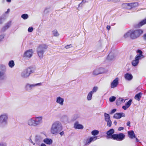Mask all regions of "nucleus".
I'll return each mask as SVG.
<instances>
[{
    "instance_id": "24",
    "label": "nucleus",
    "mask_w": 146,
    "mask_h": 146,
    "mask_svg": "<svg viewBox=\"0 0 146 146\" xmlns=\"http://www.w3.org/2000/svg\"><path fill=\"white\" fill-rule=\"evenodd\" d=\"M127 133L130 139H132L135 137V135L133 131H128Z\"/></svg>"
},
{
    "instance_id": "28",
    "label": "nucleus",
    "mask_w": 146,
    "mask_h": 146,
    "mask_svg": "<svg viewBox=\"0 0 146 146\" xmlns=\"http://www.w3.org/2000/svg\"><path fill=\"white\" fill-rule=\"evenodd\" d=\"M124 99L122 98H119L116 101V104L117 105H119L122 103L124 102Z\"/></svg>"
},
{
    "instance_id": "30",
    "label": "nucleus",
    "mask_w": 146,
    "mask_h": 146,
    "mask_svg": "<svg viewBox=\"0 0 146 146\" xmlns=\"http://www.w3.org/2000/svg\"><path fill=\"white\" fill-rule=\"evenodd\" d=\"M93 94L90 92L88 93L87 97V99L88 100L90 101L92 100Z\"/></svg>"
},
{
    "instance_id": "31",
    "label": "nucleus",
    "mask_w": 146,
    "mask_h": 146,
    "mask_svg": "<svg viewBox=\"0 0 146 146\" xmlns=\"http://www.w3.org/2000/svg\"><path fill=\"white\" fill-rule=\"evenodd\" d=\"M99 132V131L98 130H95L92 131L91 133L92 135L95 136L98 134Z\"/></svg>"
},
{
    "instance_id": "22",
    "label": "nucleus",
    "mask_w": 146,
    "mask_h": 146,
    "mask_svg": "<svg viewBox=\"0 0 146 146\" xmlns=\"http://www.w3.org/2000/svg\"><path fill=\"white\" fill-rule=\"evenodd\" d=\"M43 142L45 144L48 145H51L52 144L53 140L49 138H46L43 140Z\"/></svg>"
},
{
    "instance_id": "49",
    "label": "nucleus",
    "mask_w": 146,
    "mask_h": 146,
    "mask_svg": "<svg viewBox=\"0 0 146 146\" xmlns=\"http://www.w3.org/2000/svg\"><path fill=\"white\" fill-rule=\"evenodd\" d=\"M86 0H82V2L80 3V4H82V3H86Z\"/></svg>"
},
{
    "instance_id": "25",
    "label": "nucleus",
    "mask_w": 146,
    "mask_h": 146,
    "mask_svg": "<svg viewBox=\"0 0 146 146\" xmlns=\"http://www.w3.org/2000/svg\"><path fill=\"white\" fill-rule=\"evenodd\" d=\"M137 3H124L123 5H125L126 6H128L129 8H132L136 6L137 5Z\"/></svg>"
},
{
    "instance_id": "48",
    "label": "nucleus",
    "mask_w": 146,
    "mask_h": 146,
    "mask_svg": "<svg viewBox=\"0 0 146 146\" xmlns=\"http://www.w3.org/2000/svg\"><path fill=\"white\" fill-rule=\"evenodd\" d=\"M0 146H6L5 144L4 143H1Z\"/></svg>"
},
{
    "instance_id": "6",
    "label": "nucleus",
    "mask_w": 146,
    "mask_h": 146,
    "mask_svg": "<svg viewBox=\"0 0 146 146\" xmlns=\"http://www.w3.org/2000/svg\"><path fill=\"white\" fill-rule=\"evenodd\" d=\"M133 35L132 36L133 39H135L139 37L143 33L142 29H139L134 30H132Z\"/></svg>"
},
{
    "instance_id": "11",
    "label": "nucleus",
    "mask_w": 146,
    "mask_h": 146,
    "mask_svg": "<svg viewBox=\"0 0 146 146\" xmlns=\"http://www.w3.org/2000/svg\"><path fill=\"white\" fill-rule=\"evenodd\" d=\"M41 84L42 83H41L32 84H27L25 85V88L27 90H29L32 89L33 87L37 86H40Z\"/></svg>"
},
{
    "instance_id": "2",
    "label": "nucleus",
    "mask_w": 146,
    "mask_h": 146,
    "mask_svg": "<svg viewBox=\"0 0 146 146\" xmlns=\"http://www.w3.org/2000/svg\"><path fill=\"white\" fill-rule=\"evenodd\" d=\"M137 53L139 54H137L135 57L131 62L132 65L134 67L138 66L139 63V60L141 59L144 58V56L142 54V52L140 50H138L137 51Z\"/></svg>"
},
{
    "instance_id": "15",
    "label": "nucleus",
    "mask_w": 146,
    "mask_h": 146,
    "mask_svg": "<svg viewBox=\"0 0 146 146\" xmlns=\"http://www.w3.org/2000/svg\"><path fill=\"white\" fill-rule=\"evenodd\" d=\"M56 102L60 105L62 106L64 104V99L62 97L58 96L56 98Z\"/></svg>"
},
{
    "instance_id": "55",
    "label": "nucleus",
    "mask_w": 146,
    "mask_h": 146,
    "mask_svg": "<svg viewBox=\"0 0 146 146\" xmlns=\"http://www.w3.org/2000/svg\"><path fill=\"white\" fill-rule=\"evenodd\" d=\"M30 142L31 143H33V141H32V140L31 139L30 140Z\"/></svg>"
},
{
    "instance_id": "45",
    "label": "nucleus",
    "mask_w": 146,
    "mask_h": 146,
    "mask_svg": "<svg viewBox=\"0 0 146 146\" xmlns=\"http://www.w3.org/2000/svg\"><path fill=\"white\" fill-rule=\"evenodd\" d=\"M127 126L130 127V121H128L127 123Z\"/></svg>"
},
{
    "instance_id": "50",
    "label": "nucleus",
    "mask_w": 146,
    "mask_h": 146,
    "mask_svg": "<svg viewBox=\"0 0 146 146\" xmlns=\"http://www.w3.org/2000/svg\"><path fill=\"white\" fill-rule=\"evenodd\" d=\"M107 28L108 30H109L110 29V26H107Z\"/></svg>"
},
{
    "instance_id": "16",
    "label": "nucleus",
    "mask_w": 146,
    "mask_h": 146,
    "mask_svg": "<svg viewBox=\"0 0 146 146\" xmlns=\"http://www.w3.org/2000/svg\"><path fill=\"white\" fill-rule=\"evenodd\" d=\"M114 133V130L113 129H111L108 131L106 133L107 136L106 138L107 139H113V133Z\"/></svg>"
},
{
    "instance_id": "26",
    "label": "nucleus",
    "mask_w": 146,
    "mask_h": 146,
    "mask_svg": "<svg viewBox=\"0 0 146 146\" xmlns=\"http://www.w3.org/2000/svg\"><path fill=\"white\" fill-rule=\"evenodd\" d=\"M146 24V18L140 22L137 25L138 27H141Z\"/></svg>"
},
{
    "instance_id": "54",
    "label": "nucleus",
    "mask_w": 146,
    "mask_h": 146,
    "mask_svg": "<svg viewBox=\"0 0 146 146\" xmlns=\"http://www.w3.org/2000/svg\"><path fill=\"white\" fill-rule=\"evenodd\" d=\"M11 0H7V1L8 2H11Z\"/></svg>"
},
{
    "instance_id": "43",
    "label": "nucleus",
    "mask_w": 146,
    "mask_h": 146,
    "mask_svg": "<svg viewBox=\"0 0 146 146\" xmlns=\"http://www.w3.org/2000/svg\"><path fill=\"white\" fill-rule=\"evenodd\" d=\"M124 129V127H120L118 129V130L121 131L123 130Z\"/></svg>"
},
{
    "instance_id": "52",
    "label": "nucleus",
    "mask_w": 146,
    "mask_h": 146,
    "mask_svg": "<svg viewBox=\"0 0 146 146\" xmlns=\"http://www.w3.org/2000/svg\"><path fill=\"white\" fill-rule=\"evenodd\" d=\"M10 12V9H8L7 11L5 12L6 13H8Z\"/></svg>"
},
{
    "instance_id": "17",
    "label": "nucleus",
    "mask_w": 146,
    "mask_h": 146,
    "mask_svg": "<svg viewBox=\"0 0 146 146\" xmlns=\"http://www.w3.org/2000/svg\"><path fill=\"white\" fill-rule=\"evenodd\" d=\"M125 114L123 113H117L114 114L113 116V118L115 119H119L122 117H125Z\"/></svg>"
},
{
    "instance_id": "44",
    "label": "nucleus",
    "mask_w": 146,
    "mask_h": 146,
    "mask_svg": "<svg viewBox=\"0 0 146 146\" xmlns=\"http://www.w3.org/2000/svg\"><path fill=\"white\" fill-rule=\"evenodd\" d=\"M143 37L144 40H146V33L143 35Z\"/></svg>"
},
{
    "instance_id": "37",
    "label": "nucleus",
    "mask_w": 146,
    "mask_h": 146,
    "mask_svg": "<svg viewBox=\"0 0 146 146\" xmlns=\"http://www.w3.org/2000/svg\"><path fill=\"white\" fill-rule=\"evenodd\" d=\"M107 122V125L108 126L110 127L111 125L112 122L110 120L106 121Z\"/></svg>"
},
{
    "instance_id": "21",
    "label": "nucleus",
    "mask_w": 146,
    "mask_h": 146,
    "mask_svg": "<svg viewBox=\"0 0 146 146\" xmlns=\"http://www.w3.org/2000/svg\"><path fill=\"white\" fill-rule=\"evenodd\" d=\"M34 117L29 118L27 121V124L31 126H35Z\"/></svg>"
},
{
    "instance_id": "41",
    "label": "nucleus",
    "mask_w": 146,
    "mask_h": 146,
    "mask_svg": "<svg viewBox=\"0 0 146 146\" xmlns=\"http://www.w3.org/2000/svg\"><path fill=\"white\" fill-rule=\"evenodd\" d=\"M42 136L41 135H39L36 136V140L38 138H40V139H42V138L41 137Z\"/></svg>"
},
{
    "instance_id": "10",
    "label": "nucleus",
    "mask_w": 146,
    "mask_h": 146,
    "mask_svg": "<svg viewBox=\"0 0 146 146\" xmlns=\"http://www.w3.org/2000/svg\"><path fill=\"white\" fill-rule=\"evenodd\" d=\"M2 68L4 69H5V65H0V69ZM7 78V76L6 75L5 72L3 71H0V79L4 80Z\"/></svg>"
},
{
    "instance_id": "34",
    "label": "nucleus",
    "mask_w": 146,
    "mask_h": 146,
    "mask_svg": "<svg viewBox=\"0 0 146 146\" xmlns=\"http://www.w3.org/2000/svg\"><path fill=\"white\" fill-rule=\"evenodd\" d=\"M21 17L24 20H26L29 18V15L27 14H24L21 15Z\"/></svg>"
},
{
    "instance_id": "46",
    "label": "nucleus",
    "mask_w": 146,
    "mask_h": 146,
    "mask_svg": "<svg viewBox=\"0 0 146 146\" xmlns=\"http://www.w3.org/2000/svg\"><path fill=\"white\" fill-rule=\"evenodd\" d=\"M60 135H61V136H62L63 135H64V131H62V132H61L60 133Z\"/></svg>"
},
{
    "instance_id": "7",
    "label": "nucleus",
    "mask_w": 146,
    "mask_h": 146,
    "mask_svg": "<svg viewBox=\"0 0 146 146\" xmlns=\"http://www.w3.org/2000/svg\"><path fill=\"white\" fill-rule=\"evenodd\" d=\"M107 70L104 68H100L95 69L93 71L92 74L93 75L97 76L99 74L106 73Z\"/></svg>"
},
{
    "instance_id": "20",
    "label": "nucleus",
    "mask_w": 146,
    "mask_h": 146,
    "mask_svg": "<svg viewBox=\"0 0 146 146\" xmlns=\"http://www.w3.org/2000/svg\"><path fill=\"white\" fill-rule=\"evenodd\" d=\"M125 79L128 81H130L133 78V76L131 73H127L125 74L124 75Z\"/></svg>"
},
{
    "instance_id": "29",
    "label": "nucleus",
    "mask_w": 146,
    "mask_h": 146,
    "mask_svg": "<svg viewBox=\"0 0 146 146\" xmlns=\"http://www.w3.org/2000/svg\"><path fill=\"white\" fill-rule=\"evenodd\" d=\"M105 120L106 121L110 120V115L106 113H104Z\"/></svg>"
},
{
    "instance_id": "14",
    "label": "nucleus",
    "mask_w": 146,
    "mask_h": 146,
    "mask_svg": "<svg viewBox=\"0 0 146 146\" xmlns=\"http://www.w3.org/2000/svg\"><path fill=\"white\" fill-rule=\"evenodd\" d=\"M119 78L118 77L115 78L111 84V87L113 88L116 87L119 84Z\"/></svg>"
},
{
    "instance_id": "56",
    "label": "nucleus",
    "mask_w": 146,
    "mask_h": 146,
    "mask_svg": "<svg viewBox=\"0 0 146 146\" xmlns=\"http://www.w3.org/2000/svg\"><path fill=\"white\" fill-rule=\"evenodd\" d=\"M76 116V118L75 119H76V118H77L78 117L77 115H75V116Z\"/></svg>"
},
{
    "instance_id": "1",
    "label": "nucleus",
    "mask_w": 146,
    "mask_h": 146,
    "mask_svg": "<svg viewBox=\"0 0 146 146\" xmlns=\"http://www.w3.org/2000/svg\"><path fill=\"white\" fill-rule=\"evenodd\" d=\"M62 129V126L61 123L58 121L54 122L52 125L50 129V132L54 135L57 134Z\"/></svg>"
},
{
    "instance_id": "47",
    "label": "nucleus",
    "mask_w": 146,
    "mask_h": 146,
    "mask_svg": "<svg viewBox=\"0 0 146 146\" xmlns=\"http://www.w3.org/2000/svg\"><path fill=\"white\" fill-rule=\"evenodd\" d=\"M40 146H46V145L44 143H42Z\"/></svg>"
},
{
    "instance_id": "57",
    "label": "nucleus",
    "mask_w": 146,
    "mask_h": 146,
    "mask_svg": "<svg viewBox=\"0 0 146 146\" xmlns=\"http://www.w3.org/2000/svg\"><path fill=\"white\" fill-rule=\"evenodd\" d=\"M32 143L33 144V145H35V143H34L33 142Z\"/></svg>"
},
{
    "instance_id": "18",
    "label": "nucleus",
    "mask_w": 146,
    "mask_h": 146,
    "mask_svg": "<svg viewBox=\"0 0 146 146\" xmlns=\"http://www.w3.org/2000/svg\"><path fill=\"white\" fill-rule=\"evenodd\" d=\"M133 35L132 30H130L125 33L123 37L124 38H127L129 36L131 38L133 39V38L132 37V36Z\"/></svg>"
},
{
    "instance_id": "12",
    "label": "nucleus",
    "mask_w": 146,
    "mask_h": 146,
    "mask_svg": "<svg viewBox=\"0 0 146 146\" xmlns=\"http://www.w3.org/2000/svg\"><path fill=\"white\" fill-rule=\"evenodd\" d=\"M35 126H36L42 122V117L39 116L34 117Z\"/></svg>"
},
{
    "instance_id": "38",
    "label": "nucleus",
    "mask_w": 146,
    "mask_h": 146,
    "mask_svg": "<svg viewBox=\"0 0 146 146\" xmlns=\"http://www.w3.org/2000/svg\"><path fill=\"white\" fill-rule=\"evenodd\" d=\"M33 30V27H31L28 28V31L29 32L31 33L32 32Z\"/></svg>"
},
{
    "instance_id": "42",
    "label": "nucleus",
    "mask_w": 146,
    "mask_h": 146,
    "mask_svg": "<svg viewBox=\"0 0 146 146\" xmlns=\"http://www.w3.org/2000/svg\"><path fill=\"white\" fill-rule=\"evenodd\" d=\"M117 111L116 109H113L112 110L111 112V114H113L115 112Z\"/></svg>"
},
{
    "instance_id": "39",
    "label": "nucleus",
    "mask_w": 146,
    "mask_h": 146,
    "mask_svg": "<svg viewBox=\"0 0 146 146\" xmlns=\"http://www.w3.org/2000/svg\"><path fill=\"white\" fill-rule=\"evenodd\" d=\"M72 47L71 44L69 45H67L65 46V48L66 49L70 48Z\"/></svg>"
},
{
    "instance_id": "5",
    "label": "nucleus",
    "mask_w": 146,
    "mask_h": 146,
    "mask_svg": "<svg viewBox=\"0 0 146 146\" xmlns=\"http://www.w3.org/2000/svg\"><path fill=\"white\" fill-rule=\"evenodd\" d=\"M33 72V71L31 68H28L22 71L21 73V76L23 78H27Z\"/></svg>"
},
{
    "instance_id": "13",
    "label": "nucleus",
    "mask_w": 146,
    "mask_h": 146,
    "mask_svg": "<svg viewBox=\"0 0 146 146\" xmlns=\"http://www.w3.org/2000/svg\"><path fill=\"white\" fill-rule=\"evenodd\" d=\"M98 139V137L97 136L90 137L86 139L85 142V144L86 145H88L92 142L96 141Z\"/></svg>"
},
{
    "instance_id": "53",
    "label": "nucleus",
    "mask_w": 146,
    "mask_h": 146,
    "mask_svg": "<svg viewBox=\"0 0 146 146\" xmlns=\"http://www.w3.org/2000/svg\"><path fill=\"white\" fill-rule=\"evenodd\" d=\"M113 123L115 125H116L117 124V122L116 121H114Z\"/></svg>"
},
{
    "instance_id": "35",
    "label": "nucleus",
    "mask_w": 146,
    "mask_h": 146,
    "mask_svg": "<svg viewBox=\"0 0 146 146\" xmlns=\"http://www.w3.org/2000/svg\"><path fill=\"white\" fill-rule=\"evenodd\" d=\"M98 88L97 86H94L93 88V89L90 92H91L92 94H93L94 93L96 92L98 90Z\"/></svg>"
},
{
    "instance_id": "3",
    "label": "nucleus",
    "mask_w": 146,
    "mask_h": 146,
    "mask_svg": "<svg viewBox=\"0 0 146 146\" xmlns=\"http://www.w3.org/2000/svg\"><path fill=\"white\" fill-rule=\"evenodd\" d=\"M8 115L7 113H3L0 115V127L5 126L8 123Z\"/></svg>"
},
{
    "instance_id": "33",
    "label": "nucleus",
    "mask_w": 146,
    "mask_h": 146,
    "mask_svg": "<svg viewBox=\"0 0 146 146\" xmlns=\"http://www.w3.org/2000/svg\"><path fill=\"white\" fill-rule=\"evenodd\" d=\"M52 35L54 36L57 37L59 36V34L56 30H54L52 31Z\"/></svg>"
},
{
    "instance_id": "8",
    "label": "nucleus",
    "mask_w": 146,
    "mask_h": 146,
    "mask_svg": "<svg viewBox=\"0 0 146 146\" xmlns=\"http://www.w3.org/2000/svg\"><path fill=\"white\" fill-rule=\"evenodd\" d=\"M113 139L118 141H121L123 140L125 138V135L122 133L118 134H113Z\"/></svg>"
},
{
    "instance_id": "36",
    "label": "nucleus",
    "mask_w": 146,
    "mask_h": 146,
    "mask_svg": "<svg viewBox=\"0 0 146 146\" xmlns=\"http://www.w3.org/2000/svg\"><path fill=\"white\" fill-rule=\"evenodd\" d=\"M116 99V98L114 96H112L110 97L109 98V100L110 102H112L114 101Z\"/></svg>"
},
{
    "instance_id": "32",
    "label": "nucleus",
    "mask_w": 146,
    "mask_h": 146,
    "mask_svg": "<svg viewBox=\"0 0 146 146\" xmlns=\"http://www.w3.org/2000/svg\"><path fill=\"white\" fill-rule=\"evenodd\" d=\"M15 65L14 62L13 60L9 61L8 63V65L11 68H13L14 66Z\"/></svg>"
},
{
    "instance_id": "9",
    "label": "nucleus",
    "mask_w": 146,
    "mask_h": 146,
    "mask_svg": "<svg viewBox=\"0 0 146 146\" xmlns=\"http://www.w3.org/2000/svg\"><path fill=\"white\" fill-rule=\"evenodd\" d=\"M33 51L32 49L28 50L25 52L23 55V57L27 59H29L32 56Z\"/></svg>"
},
{
    "instance_id": "4",
    "label": "nucleus",
    "mask_w": 146,
    "mask_h": 146,
    "mask_svg": "<svg viewBox=\"0 0 146 146\" xmlns=\"http://www.w3.org/2000/svg\"><path fill=\"white\" fill-rule=\"evenodd\" d=\"M47 46L44 44L40 45L37 48V53L40 58H42L43 56L44 50L47 48Z\"/></svg>"
},
{
    "instance_id": "23",
    "label": "nucleus",
    "mask_w": 146,
    "mask_h": 146,
    "mask_svg": "<svg viewBox=\"0 0 146 146\" xmlns=\"http://www.w3.org/2000/svg\"><path fill=\"white\" fill-rule=\"evenodd\" d=\"M132 101V100H129L128 102L125 104V106H123L122 107V108L125 110H127L131 105Z\"/></svg>"
},
{
    "instance_id": "58",
    "label": "nucleus",
    "mask_w": 146,
    "mask_h": 146,
    "mask_svg": "<svg viewBox=\"0 0 146 146\" xmlns=\"http://www.w3.org/2000/svg\"><path fill=\"white\" fill-rule=\"evenodd\" d=\"M32 143L33 144V145H35V143H34L33 142Z\"/></svg>"
},
{
    "instance_id": "19",
    "label": "nucleus",
    "mask_w": 146,
    "mask_h": 146,
    "mask_svg": "<svg viewBox=\"0 0 146 146\" xmlns=\"http://www.w3.org/2000/svg\"><path fill=\"white\" fill-rule=\"evenodd\" d=\"M74 127L76 129H82L84 127L83 125L79 123L78 122L76 121L74 124Z\"/></svg>"
},
{
    "instance_id": "27",
    "label": "nucleus",
    "mask_w": 146,
    "mask_h": 146,
    "mask_svg": "<svg viewBox=\"0 0 146 146\" xmlns=\"http://www.w3.org/2000/svg\"><path fill=\"white\" fill-rule=\"evenodd\" d=\"M142 95V93L141 92L137 94L134 97L135 99L138 101H140Z\"/></svg>"
},
{
    "instance_id": "40",
    "label": "nucleus",
    "mask_w": 146,
    "mask_h": 146,
    "mask_svg": "<svg viewBox=\"0 0 146 146\" xmlns=\"http://www.w3.org/2000/svg\"><path fill=\"white\" fill-rule=\"evenodd\" d=\"M4 35H0V42L4 38Z\"/></svg>"
},
{
    "instance_id": "51",
    "label": "nucleus",
    "mask_w": 146,
    "mask_h": 146,
    "mask_svg": "<svg viewBox=\"0 0 146 146\" xmlns=\"http://www.w3.org/2000/svg\"><path fill=\"white\" fill-rule=\"evenodd\" d=\"M134 138H135V140H136V142H138L139 141V139L136 137V136H135V137Z\"/></svg>"
}]
</instances>
